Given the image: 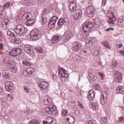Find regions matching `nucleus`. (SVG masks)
<instances>
[{
    "mask_svg": "<svg viewBox=\"0 0 124 124\" xmlns=\"http://www.w3.org/2000/svg\"><path fill=\"white\" fill-rule=\"evenodd\" d=\"M102 44L103 46L108 48V49H111V46H110V45H109V42L107 41H103L102 42Z\"/></svg>",
    "mask_w": 124,
    "mask_h": 124,
    "instance_id": "nucleus-32",
    "label": "nucleus"
},
{
    "mask_svg": "<svg viewBox=\"0 0 124 124\" xmlns=\"http://www.w3.org/2000/svg\"><path fill=\"white\" fill-rule=\"evenodd\" d=\"M22 18L23 20H24V21H26L27 22L31 19V15L29 13H25L24 15H22Z\"/></svg>",
    "mask_w": 124,
    "mask_h": 124,
    "instance_id": "nucleus-21",
    "label": "nucleus"
},
{
    "mask_svg": "<svg viewBox=\"0 0 124 124\" xmlns=\"http://www.w3.org/2000/svg\"><path fill=\"white\" fill-rule=\"evenodd\" d=\"M82 16V11L81 10H77L76 11V15L74 16V19L75 20H78L80 18H81V16Z\"/></svg>",
    "mask_w": 124,
    "mask_h": 124,
    "instance_id": "nucleus-22",
    "label": "nucleus"
},
{
    "mask_svg": "<svg viewBox=\"0 0 124 124\" xmlns=\"http://www.w3.org/2000/svg\"><path fill=\"white\" fill-rule=\"evenodd\" d=\"M69 8L72 12L75 11L77 9V4L75 3V1H71L69 5Z\"/></svg>",
    "mask_w": 124,
    "mask_h": 124,
    "instance_id": "nucleus-15",
    "label": "nucleus"
},
{
    "mask_svg": "<svg viewBox=\"0 0 124 124\" xmlns=\"http://www.w3.org/2000/svg\"><path fill=\"white\" fill-rule=\"evenodd\" d=\"M113 19V21H114V22H115V21H117V17L116 16H114L113 17H112Z\"/></svg>",
    "mask_w": 124,
    "mask_h": 124,
    "instance_id": "nucleus-64",
    "label": "nucleus"
},
{
    "mask_svg": "<svg viewBox=\"0 0 124 124\" xmlns=\"http://www.w3.org/2000/svg\"><path fill=\"white\" fill-rule=\"evenodd\" d=\"M3 6H0V16H2V11H3Z\"/></svg>",
    "mask_w": 124,
    "mask_h": 124,
    "instance_id": "nucleus-49",
    "label": "nucleus"
},
{
    "mask_svg": "<svg viewBox=\"0 0 124 124\" xmlns=\"http://www.w3.org/2000/svg\"><path fill=\"white\" fill-rule=\"evenodd\" d=\"M81 44L78 43V42H74L73 43V48L75 52H77L78 50H80V49H81Z\"/></svg>",
    "mask_w": 124,
    "mask_h": 124,
    "instance_id": "nucleus-17",
    "label": "nucleus"
},
{
    "mask_svg": "<svg viewBox=\"0 0 124 124\" xmlns=\"http://www.w3.org/2000/svg\"><path fill=\"white\" fill-rule=\"evenodd\" d=\"M99 52L97 51V50H95L93 52V54H94V56L95 57H97V56L99 55Z\"/></svg>",
    "mask_w": 124,
    "mask_h": 124,
    "instance_id": "nucleus-52",
    "label": "nucleus"
},
{
    "mask_svg": "<svg viewBox=\"0 0 124 124\" xmlns=\"http://www.w3.org/2000/svg\"><path fill=\"white\" fill-rule=\"evenodd\" d=\"M23 48L25 52L27 53V54L30 56H31V55H33V54H34V51L31 49V45H26L24 46Z\"/></svg>",
    "mask_w": 124,
    "mask_h": 124,
    "instance_id": "nucleus-7",
    "label": "nucleus"
},
{
    "mask_svg": "<svg viewBox=\"0 0 124 124\" xmlns=\"http://www.w3.org/2000/svg\"><path fill=\"white\" fill-rule=\"evenodd\" d=\"M3 117L5 120H8V118H9L8 115H5V116H3Z\"/></svg>",
    "mask_w": 124,
    "mask_h": 124,
    "instance_id": "nucleus-61",
    "label": "nucleus"
},
{
    "mask_svg": "<svg viewBox=\"0 0 124 124\" xmlns=\"http://www.w3.org/2000/svg\"><path fill=\"white\" fill-rule=\"evenodd\" d=\"M39 87L41 88V90H48V87H49V83L45 81H40L39 84Z\"/></svg>",
    "mask_w": 124,
    "mask_h": 124,
    "instance_id": "nucleus-11",
    "label": "nucleus"
},
{
    "mask_svg": "<svg viewBox=\"0 0 124 124\" xmlns=\"http://www.w3.org/2000/svg\"><path fill=\"white\" fill-rule=\"evenodd\" d=\"M9 72L7 70H4L2 72V76L5 78V79H7V80H9L10 77H9Z\"/></svg>",
    "mask_w": 124,
    "mask_h": 124,
    "instance_id": "nucleus-26",
    "label": "nucleus"
},
{
    "mask_svg": "<svg viewBox=\"0 0 124 124\" xmlns=\"http://www.w3.org/2000/svg\"><path fill=\"white\" fill-rule=\"evenodd\" d=\"M86 13H87L89 17H92V16L90 15H93V14L94 13V8L93 7V6H89L87 7L86 9Z\"/></svg>",
    "mask_w": 124,
    "mask_h": 124,
    "instance_id": "nucleus-14",
    "label": "nucleus"
},
{
    "mask_svg": "<svg viewBox=\"0 0 124 124\" xmlns=\"http://www.w3.org/2000/svg\"><path fill=\"white\" fill-rule=\"evenodd\" d=\"M22 63H23V64H24V65H27L28 66H31V63L26 60L23 61L22 62Z\"/></svg>",
    "mask_w": 124,
    "mask_h": 124,
    "instance_id": "nucleus-41",
    "label": "nucleus"
},
{
    "mask_svg": "<svg viewBox=\"0 0 124 124\" xmlns=\"http://www.w3.org/2000/svg\"><path fill=\"white\" fill-rule=\"evenodd\" d=\"M3 62L5 65L7 66L8 68H9L10 67H13V65L14 64V63L10 61V59H9V58L4 59Z\"/></svg>",
    "mask_w": 124,
    "mask_h": 124,
    "instance_id": "nucleus-10",
    "label": "nucleus"
},
{
    "mask_svg": "<svg viewBox=\"0 0 124 124\" xmlns=\"http://www.w3.org/2000/svg\"><path fill=\"white\" fill-rule=\"evenodd\" d=\"M64 23H65V20H64V19L63 18H60L57 24L58 26H60L61 27H62V26L63 24H64Z\"/></svg>",
    "mask_w": 124,
    "mask_h": 124,
    "instance_id": "nucleus-34",
    "label": "nucleus"
},
{
    "mask_svg": "<svg viewBox=\"0 0 124 124\" xmlns=\"http://www.w3.org/2000/svg\"><path fill=\"white\" fill-rule=\"evenodd\" d=\"M5 89L8 92H10L12 90V86L13 84L11 81H7L5 84Z\"/></svg>",
    "mask_w": 124,
    "mask_h": 124,
    "instance_id": "nucleus-19",
    "label": "nucleus"
},
{
    "mask_svg": "<svg viewBox=\"0 0 124 124\" xmlns=\"http://www.w3.org/2000/svg\"><path fill=\"white\" fill-rule=\"evenodd\" d=\"M35 49L36 51H37V52H38V53H43V49H42V48L40 46L36 47Z\"/></svg>",
    "mask_w": 124,
    "mask_h": 124,
    "instance_id": "nucleus-43",
    "label": "nucleus"
},
{
    "mask_svg": "<svg viewBox=\"0 0 124 124\" xmlns=\"http://www.w3.org/2000/svg\"><path fill=\"white\" fill-rule=\"evenodd\" d=\"M61 39H62V37L60 35H56L52 37L51 42L53 44H56V43L59 42Z\"/></svg>",
    "mask_w": 124,
    "mask_h": 124,
    "instance_id": "nucleus-18",
    "label": "nucleus"
},
{
    "mask_svg": "<svg viewBox=\"0 0 124 124\" xmlns=\"http://www.w3.org/2000/svg\"><path fill=\"white\" fill-rule=\"evenodd\" d=\"M74 35H75V34H74V33H73V32H72V31H69V32H68V34L66 37V38L67 40H68V39H70L71 37H73Z\"/></svg>",
    "mask_w": 124,
    "mask_h": 124,
    "instance_id": "nucleus-29",
    "label": "nucleus"
},
{
    "mask_svg": "<svg viewBox=\"0 0 124 124\" xmlns=\"http://www.w3.org/2000/svg\"><path fill=\"white\" fill-rule=\"evenodd\" d=\"M99 74L101 79L102 80H103V79H104V77L105 76H104V74L103 73H99Z\"/></svg>",
    "mask_w": 124,
    "mask_h": 124,
    "instance_id": "nucleus-54",
    "label": "nucleus"
},
{
    "mask_svg": "<svg viewBox=\"0 0 124 124\" xmlns=\"http://www.w3.org/2000/svg\"><path fill=\"white\" fill-rule=\"evenodd\" d=\"M59 76H60L62 82H66L67 81L68 75H67V71L62 67H59Z\"/></svg>",
    "mask_w": 124,
    "mask_h": 124,
    "instance_id": "nucleus-1",
    "label": "nucleus"
},
{
    "mask_svg": "<svg viewBox=\"0 0 124 124\" xmlns=\"http://www.w3.org/2000/svg\"><path fill=\"white\" fill-rule=\"evenodd\" d=\"M9 54L10 56H12V57H16V56H17L15 48H14L12 50H11Z\"/></svg>",
    "mask_w": 124,
    "mask_h": 124,
    "instance_id": "nucleus-36",
    "label": "nucleus"
},
{
    "mask_svg": "<svg viewBox=\"0 0 124 124\" xmlns=\"http://www.w3.org/2000/svg\"><path fill=\"white\" fill-rule=\"evenodd\" d=\"M35 21L34 20V19L31 18L29 20H27V21H26L25 24L28 26H31V25H32V24H33V23H34Z\"/></svg>",
    "mask_w": 124,
    "mask_h": 124,
    "instance_id": "nucleus-30",
    "label": "nucleus"
},
{
    "mask_svg": "<svg viewBox=\"0 0 124 124\" xmlns=\"http://www.w3.org/2000/svg\"><path fill=\"white\" fill-rule=\"evenodd\" d=\"M67 113H68V111L67 110L65 109L62 111V115L63 117H66L68 115H67Z\"/></svg>",
    "mask_w": 124,
    "mask_h": 124,
    "instance_id": "nucleus-44",
    "label": "nucleus"
},
{
    "mask_svg": "<svg viewBox=\"0 0 124 124\" xmlns=\"http://www.w3.org/2000/svg\"><path fill=\"white\" fill-rule=\"evenodd\" d=\"M106 31H114V28H108V29H106Z\"/></svg>",
    "mask_w": 124,
    "mask_h": 124,
    "instance_id": "nucleus-60",
    "label": "nucleus"
},
{
    "mask_svg": "<svg viewBox=\"0 0 124 124\" xmlns=\"http://www.w3.org/2000/svg\"><path fill=\"white\" fill-rule=\"evenodd\" d=\"M10 36L11 39H12L13 40H14V39L15 38V33L13 32V34L12 33L11 35H10Z\"/></svg>",
    "mask_w": 124,
    "mask_h": 124,
    "instance_id": "nucleus-53",
    "label": "nucleus"
},
{
    "mask_svg": "<svg viewBox=\"0 0 124 124\" xmlns=\"http://www.w3.org/2000/svg\"><path fill=\"white\" fill-rule=\"evenodd\" d=\"M14 40L15 44H21V39L19 38H15Z\"/></svg>",
    "mask_w": 124,
    "mask_h": 124,
    "instance_id": "nucleus-38",
    "label": "nucleus"
},
{
    "mask_svg": "<svg viewBox=\"0 0 124 124\" xmlns=\"http://www.w3.org/2000/svg\"><path fill=\"white\" fill-rule=\"evenodd\" d=\"M11 71L13 73H17L18 72V67H17L15 65L13 64V67H11Z\"/></svg>",
    "mask_w": 124,
    "mask_h": 124,
    "instance_id": "nucleus-31",
    "label": "nucleus"
},
{
    "mask_svg": "<svg viewBox=\"0 0 124 124\" xmlns=\"http://www.w3.org/2000/svg\"><path fill=\"white\" fill-rule=\"evenodd\" d=\"M115 80L116 82H122L123 80V75L118 71L115 73Z\"/></svg>",
    "mask_w": 124,
    "mask_h": 124,
    "instance_id": "nucleus-12",
    "label": "nucleus"
},
{
    "mask_svg": "<svg viewBox=\"0 0 124 124\" xmlns=\"http://www.w3.org/2000/svg\"><path fill=\"white\" fill-rule=\"evenodd\" d=\"M121 55H122L123 57H124V50H121L120 52Z\"/></svg>",
    "mask_w": 124,
    "mask_h": 124,
    "instance_id": "nucleus-63",
    "label": "nucleus"
},
{
    "mask_svg": "<svg viewBox=\"0 0 124 124\" xmlns=\"http://www.w3.org/2000/svg\"><path fill=\"white\" fill-rule=\"evenodd\" d=\"M57 20H58V17L53 16L52 18L50 19L48 24V27L49 29H53V28H55V24H56V22H57Z\"/></svg>",
    "mask_w": 124,
    "mask_h": 124,
    "instance_id": "nucleus-8",
    "label": "nucleus"
},
{
    "mask_svg": "<svg viewBox=\"0 0 124 124\" xmlns=\"http://www.w3.org/2000/svg\"><path fill=\"white\" fill-rule=\"evenodd\" d=\"M66 120L67 121L66 122V124H74L75 122L74 117L69 114H68V115L66 116Z\"/></svg>",
    "mask_w": 124,
    "mask_h": 124,
    "instance_id": "nucleus-13",
    "label": "nucleus"
},
{
    "mask_svg": "<svg viewBox=\"0 0 124 124\" xmlns=\"http://www.w3.org/2000/svg\"><path fill=\"white\" fill-rule=\"evenodd\" d=\"M49 10H48L47 9H45L42 12V16L47 17L48 14H49Z\"/></svg>",
    "mask_w": 124,
    "mask_h": 124,
    "instance_id": "nucleus-35",
    "label": "nucleus"
},
{
    "mask_svg": "<svg viewBox=\"0 0 124 124\" xmlns=\"http://www.w3.org/2000/svg\"><path fill=\"white\" fill-rule=\"evenodd\" d=\"M90 107L92 109H93V110L95 111V110H96L98 107V105H97V102L96 101H94L93 102H90Z\"/></svg>",
    "mask_w": 124,
    "mask_h": 124,
    "instance_id": "nucleus-20",
    "label": "nucleus"
},
{
    "mask_svg": "<svg viewBox=\"0 0 124 124\" xmlns=\"http://www.w3.org/2000/svg\"><path fill=\"white\" fill-rule=\"evenodd\" d=\"M46 123L48 124H57L56 119L52 116H48L46 118Z\"/></svg>",
    "mask_w": 124,
    "mask_h": 124,
    "instance_id": "nucleus-16",
    "label": "nucleus"
},
{
    "mask_svg": "<svg viewBox=\"0 0 124 124\" xmlns=\"http://www.w3.org/2000/svg\"><path fill=\"white\" fill-rule=\"evenodd\" d=\"M86 43L88 44L91 43V38H88L86 40Z\"/></svg>",
    "mask_w": 124,
    "mask_h": 124,
    "instance_id": "nucleus-55",
    "label": "nucleus"
},
{
    "mask_svg": "<svg viewBox=\"0 0 124 124\" xmlns=\"http://www.w3.org/2000/svg\"><path fill=\"white\" fill-rule=\"evenodd\" d=\"M117 47L118 48H122V47H123V45L122 44H119L117 45Z\"/></svg>",
    "mask_w": 124,
    "mask_h": 124,
    "instance_id": "nucleus-62",
    "label": "nucleus"
},
{
    "mask_svg": "<svg viewBox=\"0 0 124 124\" xmlns=\"http://www.w3.org/2000/svg\"><path fill=\"white\" fill-rule=\"evenodd\" d=\"M106 4V0H103L102 2V5L104 6Z\"/></svg>",
    "mask_w": 124,
    "mask_h": 124,
    "instance_id": "nucleus-59",
    "label": "nucleus"
},
{
    "mask_svg": "<svg viewBox=\"0 0 124 124\" xmlns=\"http://www.w3.org/2000/svg\"><path fill=\"white\" fill-rule=\"evenodd\" d=\"M47 16H42V24L43 25H46V24L47 23Z\"/></svg>",
    "mask_w": 124,
    "mask_h": 124,
    "instance_id": "nucleus-37",
    "label": "nucleus"
},
{
    "mask_svg": "<svg viewBox=\"0 0 124 124\" xmlns=\"http://www.w3.org/2000/svg\"><path fill=\"white\" fill-rule=\"evenodd\" d=\"M35 70L32 67H28L26 69V70L24 71L23 74L24 76H28V75H31L34 73Z\"/></svg>",
    "mask_w": 124,
    "mask_h": 124,
    "instance_id": "nucleus-9",
    "label": "nucleus"
},
{
    "mask_svg": "<svg viewBox=\"0 0 124 124\" xmlns=\"http://www.w3.org/2000/svg\"><path fill=\"white\" fill-rule=\"evenodd\" d=\"M91 38V42L92 44H93V43H95V42H96V39L95 38L92 37Z\"/></svg>",
    "mask_w": 124,
    "mask_h": 124,
    "instance_id": "nucleus-48",
    "label": "nucleus"
},
{
    "mask_svg": "<svg viewBox=\"0 0 124 124\" xmlns=\"http://www.w3.org/2000/svg\"><path fill=\"white\" fill-rule=\"evenodd\" d=\"M24 0L26 1L27 0ZM26 4L27 6H31V5H34V4H36V2L35 0H27Z\"/></svg>",
    "mask_w": 124,
    "mask_h": 124,
    "instance_id": "nucleus-25",
    "label": "nucleus"
},
{
    "mask_svg": "<svg viewBox=\"0 0 124 124\" xmlns=\"http://www.w3.org/2000/svg\"><path fill=\"white\" fill-rule=\"evenodd\" d=\"M112 66L113 67H116L118 65V62L116 60H113L112 62Z\"/></svg>",
    "mask_w": 124,
    "mask_h": 124,
    "instance_id": "nucleus-47",
    "label": "nucleus"
},
{
    "mask_svg": "<svg viewBox=\"0 0 124 124\" xmlns=\"http://www.w3.org/2000/svg\"><path fill=\"white\" fill-rule=\"evenodd\" d=\"M9 21L7 19H4L2 21V27L3 29H6L7 24Z\"/></svg>",
    "mask_w": 124,
    "mask_h": 124,
    "instance_id": "nucleus-28",
    "label": "nucleus"
},
{
    "mask_svg": "<svg viewBox=\"0 0 124 124\" xmlns=\"http://www.w3.org/2000/svg\"><path fill=\"white\" fill-rule=\"evenodd\" d=\"M10 6V2H7L5 3L4 5H3V7L4 8V9H6V8H8L9 6Z\"/></svg>",
    "mask_w": 124,
    "mask_h": 124,
    "instance_id": "nucleus-45",
    "label": "nucleus"
},
{
    "mask_svg": "<svg viewBox=\"0 0 124 124\" xmlns=\"http://www.w3.org/2000/svg\"><path fill=\"white\" fill-rule=\"evenodd\" d=\"M94 97V93H93V90H91L89 92V95L88 96V99L89 100H93Z\"/></svg>",
    "mask_w": 124,
    "mask_h": 124,
    "instance_id": "nucleus-24",
    "label": "nucleus"
},
{
    "mask_svg": "<svg viewBox=\"0 0 124 124\" xmlns=\"http://www.w3.org/2000/svg\"><path fill=\"white\" fill-rule=\"evenodd\" d=\"M108 22L109 23V24H114V21H113V19H112V17H109L108 20Z\"/></svg>",
    "mask_w": 124,
    "mask_h": 124,
    "instance_id": "nucleus-51",
    "label": "nucleus"
},
{
    "mask_svg": "<svg viewBox=\"0 0 124 124\" xmlns=\"http://www.w3.org/2000/svg\"><path fill=\"white\" fill-rule=\"evenodd\" d=\"M78 106H79V108H81V109H84V108H85V107H84L83 106V104H82L79 103L78 104Z\"/></svg>",
    "mask_w": 124,
    "mask_h": 124,
    "instance_id": "nucleus-57",
    "label": "nucleus"
},
{
    "mask_svg": "<svg viewBox=\"0 0 124 124\" xmlns=\"http://www.w3.org/2000/svg\"><path fill=\"white\" fill-rule=\"evenodd\" d=\"M124 117H120L118 119V123H124Z\"/></svg>",
    "mask_w": 124,
    "mask_h": 124,
    "instance_id": "nucleus-46",
    "label": "nucleus"
},
{
    "mask_svg": "<svg viewBox=\"0 0 124 124\" xmlns=\"http://www.w3.org/2000/svg\"><path fill=\"white\" fill-rule=\"evenodd\" d=\"M15 49L16 50V56H19V55H20V54L22 53V49H21V48H15Z\"/></svg>",
    "mask_w": 124,
    "mask_h": 124,
    "instance_id": "nucleus-39",
    "label": "nucleus"
},
{
    "mask_svg": "<svg viewBox=\"0 0 124 124\" xmlns=\"http://www.w3.org/2000/svg\"><path fill=\"white\" fill-rule=\"evenodd\" d=\"M118 23H122L123 22H124V19H123V18H120L118 19Z\"/></svg>",
    "mask_w": 124,
    "mask_h": 124,
    "instance_id": "nucleus-58",
    "label": "nucleus"
},
{
    "mask_svg": "<svg viewBox=\"0 0 124 124\" xmlns=\"http://www.w3.org/2000/svg\"><path fill=\"white\" fill-rule=\"evenodd\" d=\"M49 101H50V97H49V96L46 95L43 97V102H44L46 105H47V104L49 103Z\"/></svg>",
    "mask_w": 124,
    "mask_h": 124,
    "instance_id": "nucleus-27",
    "label": "nucleus"
},
{
    "mask_svg": "<svg viewBox=\"0 0 124 124\" xmlns=\"http://www.w3.org/2000/svg\"><path fill=\"white\" fill-rule=\"evenodd\" d=\"M13 34V32L11 31H8L7 32V35H8L9 36H10V35H11V34Z\"/></svg>",
    "mask_w": 124,
    "mask_h": 124,
    "instance_id": "nucleus-56",
    "label": "nucleus"
},
{
    "mask_svg": "<svg viewBox=\"0 0 124 124\" xmlns=\"http://www.w3.org/2000/svg\"><path fill=\"white\" fill-rule=\"evenodd\" d=\"M30 37L31 39L33 40H36L39 38V34H38V31L36 30H33L31 31L30 33Z\"/></svg>",
    "mask_w": 124,
    "mask_h": 124,
    "instance_id": "nucleus-5",
    "label": "nucleus"
},
{
    "mask_svg": "<svg viewBox=\"0 0 124 124\" xmlns=\"http://www.w3.org/2000/svg\"><path fill=\"white\" fill-rule=\"evenodd\" d=\"M116 93L117 94L122 93V94H124V87L118 86L116 89Z\"/></svg>",
    "mask_w": 124,
    "mask_h": 124,
    "instance_id": "nucleus-23",
    "label": "nucleus"
},
{
    "mask_svg": "<svg viewBox=\"0 0 124 124\" xmlns=\"http://www.w3.org/2000/svg\"><path fill=\"white\" fill-rule=\"evenodd\" d=\"M82 28L85 32H90L92 31V29L93 28V24L92 22L87 21L83 23Z\"/></svg>",
    "mask_w": 124,
    "mask_h": 124,
    "instance_id": "nucleus-2",
    "label": "nucleus"
},
{
    "mask_svg": "<svg viewBox=\"0 0 124 124\" xmlns=\"http://www.w3.org/2000/svg\"><path fill=\"white\" fill-rule=\"evenodd\" d=\"M5 95L7 99L9 101H12V100H13V96L12 95V94L6 93Z\"/></svg>",
    "mask_w": 124,
    "mask_h": 124,
    "instance_id": "nucleus-33",
    "label": "nucleus"
},
{
    "mask_svg": "<svg viewBox=\"0 0 124 124\" xmlns=\"http://www.w3.org/2000/svg\"><path fill=\"white\" fill-rule=\"evenodd\" d=\"M15 32L16 34L22 35V34H24L25 32H26V28L22 25H17L15 29Z\"/></svg>",
    "mask_w": 124,
    "mask_h": 124,
    "instance_id": "nucleus-4",
    "label": "nucleus"
},
{
    "mask_svg": "<svg viewBox=\"0 0 124 124\" xmlns=\"http://www.w3.org/2000/svg\"><path fill=\"white\" fill-rule=\"evenodd\" d=\"M89 76H90L91 79H92V80H93V81H95V80H96V77H95L94 76V75L93 74V73H90L89 74Z\"/></svg>",
    "mask_w": 124,
    "mask_h": 124,
    "instance_id": "nucleus-40",
    "label": "nucleus"
},
{
    "mask_svg": "<svg viewBox=\"0 0 124 124\" xmlns=\"http://www.w3.org/2000/svg\"><path fill=\"white\" fill-rule=\"evenodd\" d=\"M107 97H108V93L106 92H103L100 97V102L102 105H104L107 101Z\"/></svg>",
    "mask_w": 124,
    "mask_h": 124,
    "instance_id": "nucleus-6",
    "label": "nucleus"
},
{
    "mask_svg": "<svg viewBox=\"0 0 124 124\" xmlns=\"http://www.w3.org/2000/svg\"><path fill=\"white\" fill-rule=\"evenodd\" d=\"M24 90L26 93H30L31 92V88L29 87H24Z\"/></svg>",
    "mask_w": 124,
    "mask_h": 124,
    "instance_id": "nucleus-50",
    "label": "nucleus"
},
{
    "mask_svg": "<svg viewBox=\"0 0 124 124\" xmlns=\"http://www.w3.org/2000/svg\"><path fill=\"white\" fill-rule=\"evenodd\" d=\"M100 123L102 124H106L107 123V117H105L101 119Z\"/></svg>",
    "mask_w": 124,
    "mask_h": 124,
    "instance_id": "nucleus-42",
    "label": "nucleus"
},
{
    "mask_svg": "<svg viewBox=\"0 0 124 124\" xmlns=\"http://www.w3.org/2000/svg\"><path fill=\"white\" fill-rule=\"evenodd\" d=\"M46 111L47 113L49 114V115H52V116L57 115V108L53 104L46 107Z\"/></svg>",
    "mask_w": 124,
    "mask_h": 124,
    "instance_id": "nucleus-3",
    "label": "nucleus"
}]
</instances>
